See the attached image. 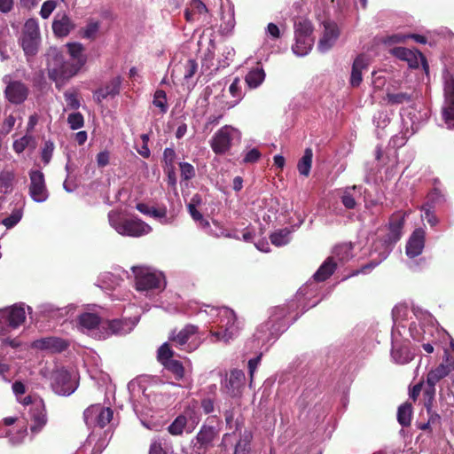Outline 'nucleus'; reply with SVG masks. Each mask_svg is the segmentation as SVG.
<instances>
[{
  "mask_svg": "<svg viewBox=\"0 0 454 454\" xmlns=\"http://www.w3.org/2000/svg\"><path fill=\"white\" fill-rule=\"evenodd\" d=\"M15 174L12 170L3 169L0 172V195L4 196L12 191Z\"/></svg>",
  "mask_w": 454,
  "mask_h": 454,
  "instance_id": "33",
  "label": "nucleus"
},
{
  "mask_svg": "<svg viewBox=\"0 0 454 454\" xmlns=\"http://www.w3.org/2000/svg\"><path fill=\"white\" fill-rule=\"evenodd\" d=\"M57 7V3L54 0L45 1L40 10V15L43 19H48Z\"/></svg>",
  "mask_w": 454,
  "mask_h": 454,
  "instance_id": "58",
  "label": "nucleus"
},
{
  "mask_svg": "<svg viewBox=\"0 0 454 454\" xmlns=\"http://www.w3.org/2000/svg\"><path fill=\"white\" fill-rule=\"evenodd\" d=\"M64 98L67 102V106L71 109H77L80 106V101L77 98V94L74 91H66Z\"/></svg>",
  "mask_w": 454,
  "mask_h": 454,
  "instance_id": "60",
  "label": "nucleus"
},
{
  "mask_svg": "<svg viewBox=\"0 0 454 454\" xmlns=\"http://www.w3.org/2000/svg\"><path fill=\"white\" fill-rule=\"evenodd\" d=\"M294 302L292 301L286 306H278L272 309L269 320L261 325L254 335L258 344L269 343L286 330L287 324L285 319L294 309Z\"/></svg>",
  "mask_w": 454,
  "mask_h": 454,
  "instance_id": "3",
  "label": "nucleus"
},
{
  "mask_svg": "<svg viewBox=\"0 0 454 454\" xmlns=\"http://www.w3.org/2000/svg\"><path fill=\"white\" fill-rule=\"evenodd\" d=\"M425 231L423 229H416L411 235L406 245V254L410 258L419 255L425 247Z\"/></svg>",
  "mask_w": 454,
  "mask_h": 454,
  "instance_id": "23",
  "label": "nucleus"
},
{
  "mask_svg": "<svg viewBox=\"0 0 454 454\" xmlns=\"http://www.w3.org/2000/svg\"><path fill=\"white\" fill-rule=\"evenodd\" d=\"M312 32L313 27L309 20L301 18L294 21L295 43L292 50L295 55L303 57L311 51L314 44Z\"/></svg>",
  "mask_w": 454,
  "mask_h": 454,
  "instance_id": "8",
  "label": "nucleus"
},
{
  "mask_svg": "<svg viewBox=\"0 0 454 454\" xmlns=\"http://www.w3.org/2000/svg\"><path fill=\"white\" fill-rule=\"evenodd\" d=\"M111 154L108 151L105 150L97 154L96 160L98 167L105 168L110 163Z\"/></svg>",
  "mask_w": 454,
  "mask_h": 454,
  "instance_id": "64",
  "label": "nucleus"
},
{
  "mask_svg": "<svg viewBox=\"0 0 454 454\" xmlns=\"http://www.w3.org/2000/svg\"><path fill=\"white\" fill-rule=\"evenodd\" d=\"M164 366L168 371L174 374L176 380H180L184 378V368L181 362L175 359L166 361Z\"/></svg>",
  "mask_w": 454,
  "mask_h": 454,
  "instance_id": "45",
  "label": "nucleus"
},
{
  "mask_svg": "<svg viewBox=\"0 0 454 454\" xmlns=\"http://www.w3.org/2000/svg\"><path fill=\"white\" fill-rule=\"evenodd\" d=\"M168 341L173 348L190 353L200 346L202 339L199 334L198 326L186 325L180 330H173L169 333Z\"/></svg>",
  "mask_w": 454,
  "mask_h": 454,
  "instance_id": "7",
  "label": "nucleus"
},
{
  "mask_svg": "<svg viewBox=\"0 0 454 454\" xmlns=\"http://www.w3.org/2000/svg\"><path fill=\"white\" fill-rule=\"evenodd\" d=\"M336 266L337 262L333 261V257H328L314 274V279L316 281L327 279L333 273Z\"/></svg>",
  "mask_w": 454,
  "mask_h": 454,
  "instance_id": "32",
  "label": "nucleus"
},
{
  "mask_svg": "<svg viewBox=\"0 0 454 454\" xmlns=\"http://www.w3.org/2000/svg\"><path fill=\"white\" fill-rule=\"evenodd\" d=\"M113 410L100 404L90 405L84 411V421L89 427H106L113 419Z\"/></svg>",
  "mask_w": 454,
  "mask_h": 454,
  "instance_id": "14",
  "label": "nucleus"
},
{
  "mask_svg": "<svg viewBox=\"0 0 454 454\" xmlns=\"http://www.w3.org/2000/svg\"><path fill=\"white\" fill-rule=\"evenodd\" d=\"M153 104L160 109V114H166L168 109L166 92L162 90H157L153 95Z\"/></svg>",
  "mask_w": 454,
  "mask_h": 454,
  "instance_id": "44",
  "label": "nucleus"
},
{
  "mask_svg": "<svg viewBox=\"0 0 454 454\" xmlns=\"http://www.w3.org/2000/svg\"><path fill=\"white\" fill-rule=\"evenodd\" d=\"M78 323L81 330L95 339H106L107 333H104L105 320L94 313H82L78 317Z\"/></svg>",
  "mask_w": 454,
  "mask_h": 454,
  "instance_id": "12",
  "label": "nucleus"
},
{
  "mask_svg": "<svg viewBox=\"0 0 454 454\" xmlns=\"http://www.w3.org/2000/svg\"><path fill=\"white\" fill-rule=\"evenodd\" d=\"M411 405L410 403L402 404L397 411V420L403 427H408L411 421Z\"/></svg>",
  "mask_w": 454,
  "mask_h": 454,
  "instance_id": "41",
  "label": "nucleus"
},
{
  "mask_svg": "<svg viewBox=\"0 0 454 454\" xmlns=\"http://www.w3.org/2000/svg\"><path fill=\"white\" fill-rule=\"evenodd\" d=\"M67 122L72 129H78L84 124L83 116L80 113H73L68 115Z\"/></svg>",
  "mask_w": 454,
  "mask_h": 454,
  "instance_id": "55",
  "label": "nucleus"
},
{
  "mask_svg": "<svg viewBox=\"0 0 454 454\" xmlns=\"http://www.w3.org/2000/svg\"><path fill=\"white\" fill-rule=\"evenodd\" d=\"M26 319V312L22 304L0 309V340L4 344L12 348L20 346L17 339H12V330L17 329Z\"/></svg>",
  "mask_w": 454,
  "mask_h": 454,
  "instance_id": "4",
  "label": "nucleus"
},
{
  "mask_svg": "<svg viewBox=\"0 0 454 454\" xmlns=\"http://www.w3.org/2000/svg\"><path fill=\"white\" fill-rule=\"evenodd\" d=\"M47 70L50 79L54 81L57 86L65 83L66 81L77 74L70 61H66L61 52L57 48H50L46 54Z\"/></svg>",
  "mask_w": 454,
  "mask_h": 454,
  "instance_id": "5",
  "label": "nucleus"
},
{
  "mask_svg": "<svg viewBox=\"0 0 454 454\" xmlns=\"http://www.w3.org/2000/svg\"><path fill=\"white\" fill-rule=\"evenodd\" d=\"M36 348L49 350L51 352H61L67 347V342L58 337H46L34 342Z\"/></svg>",
  "mask_w": 454,
  "mask_h": 454,
  "instance_id": "27",
  "label": "nucleus"
},
{
  "mask_svg": "<svg viewBox=\"0 0 454 454\" xmlns=\"http://www.w3.org/2000/svg\"><path fill=\"white\" fill-rule=\"evenodd\" d=\"M227 105H225L223 102H221V106L218 110H216L215 113L210 114L207 118L206 122V128H208L209 126H215L218 124L219 121L223 116L225 111L227 110Z\"/></svg>",
  "mask_w": 454,
  "mask_h": 454,
  "instance_id": "47",
  "label": "nucleus"
},
{
  "mask_svg": "<svg viewBox=\"0 0 454 454\" xmlns=\"http://www.w3.org/2000/svg\"><path fill=\"white\" fill-rule=\"evenodd\" d=\"M189 6L195 15L205 14L207 12L205 4L200 0H192Z\"/></svg>",
  "mask_w": 454,
  "mask_h": 454,
  "instance_id": "63",
  "label": "nucleus"
},
{
  "mask_svg": "<svg viewBox=\"0 0 454 454\" xmlns=\"http://www.w3.org/2000/svg\"><path fill=\"white\" fill-rule=\"evenodd\" d=\"M52 386L54 391L61 395H69L77 387V384L71 379L70 373L64 370L55 373Z\"/></svg>",
  "mask_w": 454,
  "mask_h": 454,
  "instance_id": "20",
  "label": "nucleus"
},
{
  "mask_svg": "<svg viewBox=\"0 0 454 454\" xmlns=\"http://www.w3.org/2000/svg\"><path fill=\"white\" fill-rule=\"evenodd\" d=\"M229 91L231 95L234 98V100L231 102H223L225 105H227V108H232L236 105L239 104V102L243 98V92L241 88V83L239 78L236 77L231 84L229 87Z\"/></svg>",
  "mask_w": 454,
  "mask_h": 454,
  "instance_id": "38",
  "label": "nucleus"
},
{
  "mask_svg": "<svg viewBox=\"0 0 454 454\" xmlns=\"http://www.w3.org/2000/svg\"><path fill=\"white\" fill-rule=\"evenodd\" d=\"M323 27L324 30L318 41L317 49L320 52L325 53L335 44L340 31L338 26L333 21H324Z\"/></svg>",
  "mask_w": 454,
  "mask_h": 454,
  "instance_id": "18",
  "label": "nucleus"
},
{
  "mask_svg": "<svg viewBox=\"0 0 454 454\" xmlns=\"http://www.w3.org/2000/svg\"><path fill=\"white\" fill-rule=\"evenodd\" d=\"M270 239L276 247L285 246L291 240V231L288 228L278 230L270 234Z\"/></svg>",
  "mask_w": 454,
  "mask_h": 454,
  "instance_id": "39",
  "label": "nucleus"
},
{
  "mask_svg": "<svg viewBox=\"0 0 454 454\" xmlns=\"http://www.w3.org/2000/svg\"><path fill=\"white\" fill-rule=\"evenodd\" d=\"M54 148H55L54 144L51 141H46L43 144L41 156H42V160L43 161V163L45 165L50 163L52 154H53Z\"/></svg>",
  "mask_w": 454,
  "mask_h": 454,
  "instance_id": "54",
  "label": "nucleus"
},
{
  "mask_svg": "<svg viewBox=\"0 0 454 454\" xmlns=\"http://www.w3.org/2000/svg\"><path fill=\"white\" fill-rule=\"evenodd\" d=\"M198 70V64L194 59H189L184 65V77L188 80L192 78Z\"/></svg>",
  "mask_w": 454,
  "mask_h": 454,
  "instance_id": "61",
  "label": "nucleus"
},
{
  "mask_svg": "<svg viewBox=\"0 0 454 454\" xmlns=\"http://www.w3.org/2000/svg\"><path fill=\"white\" fill-rule=\"evenodd\" d=\"M369 65L368 59L363 55L358 56L353 63L350 84L353 87H358L362 82V72L364 69H367Z\"/></svg>",
  "mask_w": 454,
  "mask_h": 454,
  "instance_id": "29",
  "label": "nucleus"
},
{
  "mask_svg": "<svg viewBox=\"0 0 454 454\" xmlns=\"http://www.w3.org/2000/svg\"><path fill=\"white\" fill-rule=\"evenodd\" d=\"M99 29V22L95 20H90L82 31V37L87 39L95 38L98 31Z\"/></svg>",
  "mask_w": 454,
  "mask_h": 454,
  "instance_id": "53",
  "label": "nucleus"
},
{
  "mask_svg": "<svg viewBox=\"0 0 454 454\" xmlns=\"http://www.w3.org/2000/svg\"><path fill=\"white\" fill-rule=\"evenodd\" d=\"M265 79V73L262 67L251 69L245 77L246 83L250 89L259 87Z\"/></svg>",
  "mask_w": 454,
  "mask_h": 454,
  "instance_id": "34",
  "label": "nucleus"
},
{
  "mask_svg": "<svg viewBox=\"0 0 454 454\" xmlns=\"http://www.w3.org/2000/svg\"><path fill=\"white\" fill-rule=\"evenodd\" d=\"M188 211H189L191 216L192 217V219L196 223H198L201 227L206 228V227L209 226L208 221H207L203 217L202 214L197 210V208L195 207V204L189 203L188 204Z\"/></svg>",
  "mask_w": 454,
  "mask_h": 454,
  "instance_id": "50",
  "label": "nucleus"
},
{
  "mask_svg": "<svg viewBox=\"0 0 454 454\" xmlns=\"http://www.w3.org/2000/svg\"><path fill=\"white\" fill-rule=\"evenodd\" d=\"M35 142L34 137L27 134L13 142V150L17 153H21L25 149L28 147L35 148Z\"/></svg>",
  "mask_w": 454,
  "mask_h": 454,
  "instance_id": "40",
  "label": "nucleus"
},
{
  "mask_svg": "<svg viewBox=\"0 0 454 454\" xmlns=\"http://www.w3.org/2000/svg\"><path fill=\"white\" fill-rule=\"evenodd\" d=\"M352 256V246L350 244L345 243L336 246L331 257H333V261L336 262H344L349 260Z\"/></svg>",
  "mask_w": 454,
  "mask_h": 454,
  "instance_id": "36",
  "label": "nucleus"
},
{
  "mask_svg": "<svg viewBox=\"0 0 454 454\" xmlns=\"http://www.w3.org/2000/svg\"><path fill=\"white\" fill-rule=\"evenodd\" d=\"M74 27V24L66 13H58L52 23V29L57 36H67Z\"/></svg>",
  "mask_w": 454,
  "mask_h": 454,
  "instance_id": "28",
  "label": "nucleus"
},
{
  "mask_svg": "<svg viewBox=\"0 0 454 454\" xmlns=\"http://www.w3.org/2000/svg\"><path fill=\"white\" fill-rule=\"evenodd\" d=\"M67 47L68 49V53L72 59V61L70 62L74 67H77V71H79L86 62V58L83 55L82 45L78 43H67Z\"/></svg>",
  "mask_w": 454,
  "mask_h": 454,
  "instance_id": "30",
  "label": "nucleus"
},
{
  "mask_svg": "<svg viewBox=\"0 0 454 454\" xmlns=\"http://www.w3.org/2000/svg\"><path fill=\"white\" fill-rule=\"evenodd\" d=\"M15 122H16V117L12 114L7 116L3 124H2V128H1V133L3 135H7L11 132V130L12 129L13 126L15 125Z\"/></svg>",
  "mask_w": 454,
  "mask_h": 454,
  "instance_id": "62",
  "label": "nucleus"
},
{
  "mask_svg": "<svg viewBox=\"0 0 454 454\" xmlns=\"http://www.w3.org/2000/svg\"><path fill=\"white\" fill-rule=\"evenodd\" d=\"M186 424H187L186 417L184 415H179L168 426V432L173 435H180L183 434Z\"/></svg>",
  "mask_w": 454,
  "mask_h": 454,
  "instance_id": "46",
  "label": "nucleus"
},
{
  "mask_svg": "<svg viewBox=\"0 0 454 454\" xmlns=\"http://www.w3.org/2000/svg\"><path fill=\"white\" fill-rule=\"evenodd\" d=\"M108 223L121 236L139 238L152 231V227L138 216L121 210H111L108 213Z\"/></svg>",
  "mask_w": 454,
  "mask_h": 454,
  "instance_id": "2",
  "label": "nucleus"
},
{
  "mask_svg": "<svg viewBox=\"0 0 454 454\" xmlns=\"http://www.w3.org/2000/svg\"><path fill=\"white\" fill-rule=\"evenodd\" d=\"M412 93L387 91L385 97V100L387 101V105L398 106L405 103H411L412 101Z\"/></svg>",
  "mask_w": 454,
  "mask_h": 454,
  "instance_id": "35",
  "label": "nucleus"
},
{
  "mask_svg": "<svg viewBox=\"0 0 454 454\" xmlns=\"http://www.w3.org/2000/svg\"><path fill=\"white\" fill-rule=\"evenodd\" d=\"M313 152L312 149H305L303 156L300 159L297 164L299 173L304 176H308L310 172L312 165Z\"/></svg>",
  "mask_w": 454,
  "mask_h": 454,
  "instance_id": "37",
  "label": "nucleus"
},
{
  "mask_svg": "<svg viewBox=\"0 0 454 454\" xmlns=\"http://www.w3.org/2000/svg\"><path fill=\"white\" fill-rule=\"evenodd\" d=\"M357 186L354 185L352 187H347L343 191V194L341 196V202L344 205V207L348 209H353L355 208L356 202V192Z\"/></svg>",
  "mask_w": 454,
  "mask_h": 454,
  "instance_id": "43",
  "label": "nucleus"
},
{
  "mask_svg": "<svg viewBox=\"0 0 454 454\" xmlns=\"http://www.w3.org/2000/svg\"><path fill=\"white\" fill-rule=\"evenodd\" d=\"M18 401L24 405H31L30 414L32 425L30 429L33 433H38L47 423L43 401L39 397H32L31 395H27L23 399L20 397Z\"/></svg>",
  "mask_w": 454,
  "mask_h": 454,
  "instance_id": "11",
  "label": "nucleus"
},
{
  "mask_svg": "<svg viewBox=\"0 0 454 454\" xmlns=\"http://www.w3.org/2000/svg\"><path fill=\"white\" fill-rule=\"evenodd\" d=\"M218 432L212 426H203L196 435L194 448L198 454H204L211 446Z\"/></svg>",
  "mask_w": 454,
  "mask_h": 454,
  "instance_id": "21",
  "label": "nucleus"
},
{
  "mask_svg": "<svg viewBox=\"0 0 454 454\" xmlns=\"http://www.w3.org/2000/svg\"><path fill=\"white\" fill-rule=\"evenodd\" d=\"M136 288L139 292L161 291L165 287V278L161 272L150 267L133 266Z\"/></svg>",
  "mask_w": 454,
  "mask_h": 454,
  "instance_id": "6",
  "label": "nucleus"
},
{
  "mask_svg": "<svg viewBox=\"0 0 454 454\" xmlns=\"http://www.w3.org/2000/svg\"><path fill=\"white\" fill-rule=\"evenodd\" d=\"M166 440L163 438H155L152 441L149 454H168L165 450Z\"/></svg>",
  "mask_w": 454,
  "mask_h": 454,
  "instance_id": "51",
  "label": "nucleus"
},
{
  "mask_svg": "<svg viewBox=\"0 0 454 454\" xmlns=\"http://www.w3.org/2000/svg\"><path fill=\"white\" fill-rule=\"evenodd\" d=\"M392 350L391 357L393 361L399 364H405L413 359V355L410 352L406 343H399L395 340V329L392 333Z\"/></svg>",
  "mask_w": 454,
  "mask_h": 454,
  "instance_id": "24",
  "label": "nucleus"
},
{
  "mask_svg": "<svg viewBox=\"0 0 454 454\" xmlns=\"http://www.w3.org/2000/svg\"><path fill=\"white\" fill-rule=\"evenodd\" d=\"M450 372V366L448 364H441L434 370H432L427 374V384L429 388L426 390V393L432 398L435 392V385L442 379L446 377Z\"/></svg>",
  "mask_w": 454,
  "mask_h": 454,
  "instance_id": "26",
  "label": "nucleus"
},
{
  "mask_svg": "<svg viewBox=\"0 0 454 454\" xmlns=\"http://www.w3.org/2000/svg\"><path fill=\"white\" fill-rule=\"evenodd\" d=\"M121 78L115 76L106 82L102 87L94 92V98L98 103H101L107 98H114L120 93Z\"/></svg>",
  "mask_w": 454,
  "mask_h": 454,
  "instance_id": "22",
  "label": "nucleus"
},
{
  "mask_svg": "<svg viewBox=\"0 0 454 454\" xmlns=\"http://www.w3.org/2000/svg\"><path fill=\"white\" fill-rule=\"evenodd\" d=\"M29 195L35 202L42 203L47 200L49 192L45 185L44 176L40 170H30Z\"/></svg>",
  "mask_w": 454,
  "mask_h": 454,
  "instance_id": "15",
  "label": "nucleus"
},
{
  "mask_svg": "<svg viewBox=\"0 0 454 454\" xmlns=\"http://www.w3.org/2000/svg\"><path fill=\"white\" fill-rule=\"evenodd\" d=\"M404 223V215L401 212L394 214L389 220V233L387 235V245L380 254V261L386 259L389 254V244L395 243L402 236V230Z\"/></svg>",
  "mask_w": 454,
  "mask_h": 454,
  "instance_id": "16",
  "label": "nucleus"
},
{
  "mask_svg": "<svg viewBox=\"0 0 454 454\" xmlns=\"http://www.w3.org/2000/svg\"><path fill=\"white\" fill-rule=\"evenodd\" d=\"M176 152L172 148H165L163 152V161L165 168H175Z\"/></svg>",
  "mask_w": 454,
  "mask_h": 454,
  "instance_id": "59",
  "label": "nucleus"
},
{
  "mask_svg": "<svg viewBox=\"0 0 454 454\" xmlns=\"http://www.w3.org/2000/svg\"><path fill=\"white\" fill-rule=\"evenodd\" d=\"M239 137L238 129L231 126L222 127L212 137L211 148L216 154L225 153L231 146V141Z\"/></svg>",
  "mask_w": 454,
  "mask_h": 454,
  "instance_id": "13",
  "label": "nucleus"
},
{
  "mask_svg": "<svg viewBox=\"0 0 454 454\" xmlns=\"http://www.w3.org/2000/svg\"><path fill=\"white\" fill-rule=\"evenodd\" d=\"M390 53L401 60L407 61L411 67L418 64L417 54L421 56L419 52H415L404 47H395L390 50Z\"/></svg>",
  "mask_w": 454,
  "mask_h": 454,
  "instance_id": "31",
  "label": "nucleus"
},
{
  "mask_svg": "<svg viewBox=\"0 0 454 454\" xmlns=\"http://www.w3.org/2000/svg\"><path fill=\"white\" fill-rule=\"evenodd\" d=\"M40 43V32L38 22L34 19L26 21L20 38L22 49L27 56H34L37 53Z\"/></svg>",
  "mask_w": 454,
  "mask_h": 454,
  "instance_id": "10",
  "label": "nucleus"
},
{
  "mask_svg": "<svg viewBox=\"0 0 454 454\" xmlns=\"http://www.w3.org/2000/svg\"><path fill=\"white\" fill-rule=\"evenodd\" d=\"M444 102L442 115L448 129H454V77L445 69L442 74Z\"/></svg>",
  "mask_w": 454,
  "mask_h": 454,
  "instance_id": "9",
  "label": "nucleus"
},
{
  "mask_svg": "<svg viewBox=\"0 0 454 454\" xmlns=\"http://www.w3.org/2000/svg\"><path fill=\"white\" fill-rule=\"evenodd\" d=\"M170 342L162 344L158 349V359L164 365L166 361H171L174 355Z\"/></svg>",
  "mask_w": 454,
  "mask_h": 454,
  "instance_id": "48",
  "label": "nucleus"
},
{
  "mask_svg": "<svg viewBox=\"0 0 454 454\" xmlns=\"http://www.w3.org/2000/svg\"><path fill=\"white\" fill-rule=\"evenodd\" d=\"M205 312L213 318L215 324L209 330L211 342L228 343L238 336L240 327L232 309L227 307L207 306Z\"/></svg>",
  "mask_w": 454,
  "mask_h": 454,
  "instance_id": "1",
  "label": "nucleus"
},
{
  "mask_svg": "<svg viewBox=\"0 0 454 454\" xmlns=\"http://www.w3.org/2000/svg\"><path fill=\"white\" fill-rule=\"evenodd\" d=\"M246 380L245 373L241 370H232L226 378L222 391L231 397H237L241 395Z\"/></svg>",
  "mask_w": 454,
  "mask_h": 454,
  "instance_id": "17",
  "label": "nucleus"
},
{
  "mask_svg": "<svg viewBox=\"0 0 454 454\" xmlns=\"http://www.w3.org/2000/svg\"><path fill=\"white\" fill-rule=\"evenodd\" d=\"M149 215L157 219L162 224H169L172 222L171 218L168 216L166 207H153Z\"/></svg>",
  "mask_w": 454,
  "mask_h": 454,
  "instance_id": "49",
  "label": "nucleus"
},
{
  "mask_svg": "<svg viewBox=\"0 0 454 454\" xmlns=\"http://www.w3.org/2000/svg\"><path fill=\"white\" fill-rule=\"evenodd\" d=\"M22 217V213L20 209H15L11 215L4 218L2 220V223L7 228H12L15 226Z\"/></svg>",
  "mask_w": 454,
  "mask_h": 454,
  "instance_id": "52",
  "label": "nucleus"
},
{
  "mask_svg": "<svg viewBox=\"0 0 454 454\" xmlns=\"http://www.w3.org/2000/svg\"><path fill=\"white\" fill-rule=\"evenodd\" d=\"M180 172L181 177L184 180H190L195 176V168L194 167L188 162H180Z\"/></svg>",
  "mask_w": 454,
  "mask_h": 454,
  "instance_id": "57",
  "label": "nucleus"
},
{
  "mask_svg": "<svg viewBox=\"0 0 454 454\" xmlns=\"http://www.w3.org/2000/svg\"><path fill=\"white\" fill-rule=\"evenodd\" d=\"M138 318H125V319H114L105 320L104 333H107V337L115 335H124L130 333L137 325Z\"/></svg>",
  "mask_w": 454,
  "mask_h": 454,
  "instance_id": "19",
  "label": "nucleus"
},
{
  "mask_svg": "<svg viewBox=\"0 0 454 454\" xmlns=\"http://www.w3.org/2000/svg\"><path fill=\"white\" fill-rule=\"evenodd\" d=\"M411 338L416 341H422L427 339L426 335L431 334V328L426 329L420 324L412 323L409 328Z\"/></svg>",
  "mask_w": 454,
  "mask_h": 454,
  "instance_id": "42",
  "label": "nucleus"
},
{
  "mask_svg": "<svg viewBox=\"0 0 454 454\" xmlns=\"http://www.w3.org/2000/svg\"><path fill=\"white\" fill-rule=\"evenodd\" d=\"M261 156H262V153H260V151L258 149L252 148L244 153L242 162L244 164H253V163H255L256 161H258L259 159L261 158Z\"/></svg>",
  "mask_w": 454,
  "mask_h": 454,
  "instance_id": "56",
  "label": "nucleus"
},
{
  "mask_svg": "<svg viewBox=\"0 0 454 454\" xmlns=\"http://www.w3.org/2000/svg\"><path fill=\"white\" fill-rule=\"evenodd\" d=\"M5 97L12 104H20L26 100L28 90L20 82H9L5 89Z\"/></svg>",
  "mask_w": 454,
  "mask_h": 454,
  "instance_id": "25",
  "label": "nucleus"
}]
</instances>
